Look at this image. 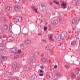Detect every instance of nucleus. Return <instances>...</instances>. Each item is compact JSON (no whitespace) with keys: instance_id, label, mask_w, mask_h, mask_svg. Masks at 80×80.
Here are the masks:
<instances>
[{"instance_id":"10","label":"nucleus","mask_w":80,"mask_h":80,"mask_svg":"<svg viewBox=\"0 0 80 80\" xmlns=\"http://www.w3.org/2000/svg\"><path fill=\"white\" fill-rule=\"evenodd\" d=\"M20 9V6L19 5H16L14 6V10L18 11Z\"/></svg>"},{"instance_id":"49","label":"nucleus","mask_w":80,"mask_h":80,"mask_svg":"<svg viewBox=\"0 0 80 80\" xmlns=\"http://www.w3.org/2000/svg\"><path fill=\"white\" fill-rule=\"evenodd\" d=\"M49 4L50 5H52V2H50Z\"/></svg>"},{"instance_id":"51","label":"nucleus","mask_w":80,"mask_h":80,"mask_svg":"<svg viewBox=\"0 0 80 80\" xmlns=\"http://www.w3.org/2000/svg\"><path fill=\"white\" fill-rule=\"evenodd\" d=\"M77 80H80V78H78Z\"/></svg>"},{"instance_id":"63","label":"nucleus","mask_w":80,"mask_h":80,"mask_svg":"<svg viewBox=\"0 0 80 80\" xmlns=\"http://www.w3.org/2000/svg\"><path fill=\"white\" fill-rule=\"evenodd\" d=\"M78 73H79V72H78L77 73V75H78Z\"/></svg>"},{"instance_id":"21","label":"nucleus","mask_w":80,"mask_h":80,"mask_svg":"<svg viewBox=\"0 0 80 80\" xmlns=\"http://www.w3.org/2000/svg\"><path fill=\"white\" fill-rule=\"evenodd\" d=\"M4 29L5 30H7L8 29V27L7 25L6 24L4 26Z\"/></svg>"},{"instance_id":"47","label":"nucleus","mask_w":80,"mask_h":80,"mask_svg":"<svg viewBox=\"0 0 80 80\" xmlns=\"http://www.w3.org/2000/svg\"><path fill=\"white\" fill-rule=\"evenodd\" d=\"M40 67H41V69H44V67H43V66H41Z\"/></svg>"},{"instance_id":"9","label":"nucleus","mask_w":80,"mask_h":80,"mask_svg":"<svg viewBox=\"0 0 80 80\" xmlns=\"http://www.w3.org/2000/svg\"><path fill=\"white\" fill-rule=\"evenodd\" d=\"M9 52L10 53H17V49L14 48H12L9 50Z\"/></svg>"},{"instance_id":"1","label":"nucleus","mask_w":80,"mask_h":80,"mask_svg":"<svg viewBox=\"0 0 80 80\" xmlns=\"http://www.w3.org/2000/svg\"><path fill=\"white\" fill-rule=\"evenodd\" d=\"M39 54H40V53L38 52H36L34 53L33 56V57H31V58L32 59L30 60V62H31L33 63V61H35L36 60V59L35 58V57H37L38 54L39 55Z\"/></svg>"},{"instance_id":"43","label":"nucleus","mask_w":80,"mask_h":80,"mask_svg":"<svg viewBox=\"0 0 80 80\" xmlns=\"http://www.w3.org/2000/svg\"><path fill=\"white\" fill-rule=\"evenodd\" d=\"M62 18H60L59 19V22H62Z\"/></svg>"},{"instance_id":"52","label":"nucleus","mask_w":80,"mask_h":80,"mask_svg":"<svg viewBox=\"0 0 80 80\" xmlns=\"http://www.w3.org/2000/svg\"><path fill=\"white\" fill-rule=\"evenodd\" d=\"M62 4H63V3H65V2L63 1L62 2Z\"/></svg>"},{"instance_id":"2","label":"nucleus","mask_w":80,"mask_h":80,"mask_svg":"<svg viewBox=\"0 0 80 80\" xmlns=\"http://www.w3.org/2000/svg\"><path fill=\"white\" fill-rule=\"evenodd\" d=\"M80 19L77 18H74L72 21V24H78L79 22Z\"/></svg>"},{"instance_id":"33","label":"nucleus","mask_w":80,"mask_h":80,"mask_svg":"<svg viewBox=\"0 0 80 80\" xmlns=\"http://www.w3.org/2000/svg\"><path fill=\"white\" fill-rule=\"evenodd\" d=\"M49 27V31H51L52 30V26L51 25H49L48 26Z\"/></svg>"},{"instance_id":"61","label":"nucleus","mask_w":80,"mask_h":80,"mask_svg":"<svg viewBox=\"0 0 80 80\" xmlns=\"http://www.w3.org/2000/svg\"><path fill=\"white\" fill-rule=\"evenodd\" d=\"M72 29H73V30H75V28H73Z\"/></svg>"},{"instance_id":"59","label":"nucleus","mask_w":80,"mask_h":80,"mask_svg":"<svg viewBox=\"0 0 80 80\" xmlns=\"http://www.w3.org/2000/svg\"><path fill=\"white\" fill-rule=\"evenodd\" d=\"M10 33H12V34H13V33L12 32V31H10Z\"/></svg>"},{"instance_id":"28","label":"nucleus","mask_w":80,"mask_h":80,"mask_svg":"<svg viewBox=\"0 0 80 80\" xmlns=\"http://www.w3.org/2000/svg\"><path fill=\"white\" fill-rule=\"evenodd\" d=\"M57 39L58 41H61V40H62V38L61 37V36H60L59 35L58 37L57 38Z\"/></svg>"},{"instance_id":"42","label":"nucleus","mask_w":80,"mask_h":80,"mask_svg":"<svg viewBox=\"0 0 80 80\" xmlns=\"http://www.w3.org/2000/svg\"><path fill=\"white\" fill-rule=\"evenodd\" d=\"M0 13H1V14H3V10H2L0 12Z\"/></svg>"},{"instance_id":"46","label":"nucleus","mask_w":80,"mask_h":80,"mask_svg":"<svg viewBox=\"0 0 80 80\" xmlns=\"http://www.w3.org/2000/svg\"><path fill=\"white\" fill-rule=\"evenodd\" d=\"M21 52H22V51L20 50H18V53H21Z\"/></svg>"},{"instance_id":"27","label":"nucleus","mask_w":80,"mask_h":80,"mask_svg":"<svg viewBox=\"0 0 80 80\" xmlns=\"http://www.w3.org/2000/svg\"><path fill=\"white\" fill-rule=\"evenodd\" d=\"M56 77H60V76H61V74L60 72H57L56 73Z\"/></svg>"},{"instance_id":"31","label":"nucleus","mask_w":80,"mask_h":80,"mask_svg":"<svg viewBox=\"0 0 80 80\" xmlns=\"http://www.w3.org/2000/svg\"><path fill=\"white\" fill-rule=\"evenodd\" d=\"M12 80H18V78L15 77L12 78Z\"/></svg>"},{"instance_id":"44","label":"nucleus","mask_w":80,"mask_h":80,"mask_svg":"<svg viewBox=\"0 0 80 80\" xmlns=\"http://www.w3.org/2000/svg\"><path fill=\"white\" fill-rule=\"evenodd\" d=\"M39 76H40V77H43V74H39Z\"/></svg>"},{"instance_id":"35","label":"nucleus","mask_w":80,"mask_h":80,"mask_svg":"<svg viewBox=\"0 0 80 80\" xmlns=\"http://www.w3.org/2000/svg\"><path fill=\"white\" fill-rule=\"evenodd\" d=\"M76 34H77L76 35L77 37H78L79 35V33H78L77 31H76L75 32Z\"/></svg>"},{"instance_id":"39","label":"nucleus","mask_w":80,"mask_h":80,"mask_svg":"<svg viewBox=\"0 0 80 80\" xmlns=\"http://www.w3.org/2000/svg\"><path fill=\"white\" fill-rule=\"evenodd\" d=\"M42 41L43 42H47V41L45 39H43L42 40Z\"/></svg>"},{"instance_id":"14","label":"nucleus","mask_w":80,"mask_h":80,"mask_svg":"<svg viewBox=\"0 0 80 80\" xmlns=\"http://www.w3.org/2000/svg\"><path fill=\"white\" fill-rule=\"evenodd\" d=\"M6 74L7 77H10L12 76V74L11 73V72L8 71H7L6 72Z\"/></svg>"},{"instance_id":"36","label":"nucleus","mask_w":80,"mask_h":80,"mask_svg":"<svg viewBox=\"0 0 80 80\" xmlns=\"http://www.w3.org/2000/svg\"><path fill=\"white\" fill-rule=\"evenodd\" d=\"M44 31H46L47 30V27H45L44 28Z\"/></svg>"},{"instance_id":"22","label":"nucleus","mask_w":80,"mask_h":80,"mask_svg":"<svg viewBox=\"0 0 80 80\" xmlns=\"http://www.w3.org/2000/svg\"><path fill=\"white\" fill-rule=\"evenodd\" d=\"M46 50L48 52H49V51H50V47L48 46H46Z\"/></svg>"},{"instance_id":"15","label":"nucleus","mask_w":80,"mask_h":80,"mask_svg":"<svg viewBox=\"0 0 80 80\" xmlns=\"http://www.w3.org/2000/svg\"><path fill=\"white\" fill-rule=\"evenodd\" d=\"M11 8V7L9 6H7L6 8V11L8 12H10V10Z\"/></svg>"},{"instance_id":"25","label":"nucleus","mask_w":80,"mask_h":80,"mask_svg":"<svg viewBox=\"0 0 80 80\" xmlns=\"http://www.w3.org/2000/svg\"><path fill=\"white\" fill-rule=\"evenodd\" d=\"M76 78V76L75 74H72V79H74V78Z\"/></svg>"},{"instance_id":"53","label":"nucleus","mask_w":80,"mask_h":80,"mask_svg":"<svg viewBox=\"0 0 80 80\" xmlns=\"http://www.w3.org/2000/svg\"><path fill=\"white\" fill-rule=\"evenodd\" d=\"M23 2H25V0H22Z\"/></svg>"},{"instance_id":"29","label":"nucleus","mask_w":80,"mask_h":80,"mask_svg":"<svg viewBox=\"0 0 80 80\" xmlns=\"http://www.w3.org/2000/svg\"><path fill=\"white\" fill-rule=\"evenodd\" d=\"M42 62H43L44 63L47 62V60H46V59H45L44 58H42Z\"/></svg>"},{"instance_id":"45","label":"nucleus","mask_w":80,"mask_h":80,"mask_svg":"<svg viewBox=\"0 0 80 80\" xmlns=\"http://www.w3.org/2000/svg\"><path fill=\"white\" fill-rule=\"evenodd\" d=\"M76 69H77V70H78V71H80V68H77Z\"/></svg>"},{"instance_id":"12","label":"nucleus","mask_w":80,"mask_h":80,"mask_svg":"<svg viewBox=\"0 0 80 80\" xmlns=\"http://www.w3.org/2000/svg\"><path fill=\"white\" fill-rule=\"evenodd\" d=\"M32 10H33L36 13H38V14L40 13L39 12H38V11H37V9L35 8V7L32 6Z\"/></svg>"},{"instance_id":"8","label":"nucleus","mask_w":80,"mask_h":80,"mask_svg":"<svg viewBox=\"0 0 80 80\" xmlns=\"http://www.w3.org/2000/svg\"><path fill=\"white\" fill-rule=\"evenodd\" d=\"M14 66V67H13ZM13 70L14 71V72H17L19 68L18 66H17V65H15L14 64L13 65Z\"/></svg>"},{"instance_id":"30","label":"nucleus","mask_w":80,"mask_h":80,"mask_svg":"<svg viewBox=\"0 0 80 80\" xmlns=\"http://www.w3.org/2000/svg\"><path fill=\"white\" fill-rule=\"evenodd\" d=\"M18 58H19V55H17V56H15L14 57V59H18Z\"/></svg>"},{"instance_id":"58","label":"nucleus","mask_w":80,"mask_h":80,"mask_svg":"<svg viewBox=\"0 0 80 80\" xmlns=\"http://www.w3.org/2000/svg\"><path fill=\"white\" fill-rule=\"evenodd\" d=\"M61 45H62V43H60V44L59 45V46H61Z\"/></svg>"},{"instance_id":"13","label":"nucleus","mask_w":80,"mask_h":80,"mask_svg":"<svg viewBox=\"0 0 80 80\" xmlns=\"http://www.w3.org/2000/svg\"><path fill=\"white\" fill-rule=\"evenodd\" d=\"M31 40H27L26 42L25 41V44L26 45H30V43H31Z\"/></svg>"},{"instance_id":"54","label":"nucleus","mask_w":80,"mask_h":80,"mask_svg":"<svg viewBox=\"0 0 80 80\" xmlns=\"http://www.w3.org/2000/svg\"><path fill=\"white\" fill-rule=\"evenodd\" d=\"M46 14H48V15H50V13H48V12H47L46 13Z\"/></svg>"},{"instance_id":"16","label":"nucleus","mask_w":80,"mask_h":80,"mask_svg":"<svg viewBox=\"0 0 80 80\" xmlns=\"http://www.w3.org/2000/svg\"><path fill=\"white\" fill-rule=\"evenodd\" d=\"M1 20L3 22H6L7 21V18L5 17H2L1 18Z\"/></svg>"},{"instance_id":"34","label":"nucleus","mask_w":80,"mask_h":80,"mask_svg":"<svg viewBox=\"0 0 80 80\" xmlns=\"http://www.w3.org/2000/svg\"><path fill=\"white\" fill-rule=\"evenodd\" d=\"M59 36V35L58 34H56L55 35L54 37H55V38H57Z\"/></svg>"},{"instance_id":"55","label":"nucleus","mask_w":80,"mask_h":80,"mask_svg":"<svg viewBox=\"0 0 80 80\" xmlns=\"http://www.w3.org/2000/svg\"><path fill=\"white\" fill-rule=\"evenodd\" d=\"M78 31H79V32H80V28H79L78 29Z\"/></svg>"},{"instance_id":"20","label":"nucleus","mask_w":80,"mask_h":80,"mask_svg":"<svg viewBox=\"0 0 80 80\" xmlns=\"http://www.w3.org/2000/svg\"><path fill=\"white\" fill-rule=\"evenodd\" d=\"M50 40H51L52 42H54V40L53 39V37H52V35H50V37L49 38Z\"/></svg>"},{"instance_id":"6","label":"nucleus","mask_w":80,"mask_h":80,"mask_svg":"<svg viewBox=\"0 0 80 80\" xmlns=\"http://www.w3.org/2000/svg\"><path fill=\"white\" fill-rule=\"evenodd\" d=\"M39 8L41 10L42 9L43 12H44V10H45V5L41 3L39 5Z\"/></svg>"},{"instance_id":"4","label":"nucleus","mask_w":80,"mask_h":80,"mask_svg":"<svg viewBox=\"0 0 80 80\" xmlns=\"http://www.w3.org/2000/svg\"><path fill=\"white\" fill-rule=\"evenodd\" d=\"M67 32H62L61 34V37L62 38V40H63L64 38H65L66 36H67Z\"/></svg>"},{"instance_id":"64","label":"nucleus","mask_w":80,"mask_h":80,"mask_svg":"<svg viewBox=\"0 0 80 80\" xmlns=\"http://www.w3.org/2000/svg\"><path fill=\"white\" fill-rule=\"evenodd\" d=\"M54 80H57V79H55Z\"/></svg>"},{"instance_id":"62","label":"nucleus","mask_w":80,"mask_h":80,"mask_svg":"<svg viewBox=\"0 0 80 80\" xmlns=\"http://www.w3.org/2000/svg\"><path fill=\"white\" fill-rule=\"evenodd\" d=\"M25 68H26V69H27V67H25Z\"/></svg>"},{"instance_id":"17","label":"nucleus","mask_w":80,"mask_h":80,"mask_svg":"<svg viewBox=\"0 0 80 80\" xmlns=\"http://www.w3.org/2000/svg\"><path fill=\"white\" fill-rule=\"evenodd\" d=\"M33 78V80H37V76H34V75H32V76H31V78Z\"/></svg>"},{"instance_id":"5","label":"nucleus","mask_w":80,"mask_h":80,"mask_svg":"<svg viewBox=\"0 0 80 80\" xmlns=\"http://www.w3.org/2000/svg\"><path fill=\"white\" fill-rule=\"evenodd\" d=\"M22 17L19 16H17L15 19V21L16 22H20L22 21Z\"/></svg>"},{"instance_id":"7","label":"nucleus","mask_w":80,"mask_h":80,"mask_svg":"<svg viewBox=\"0 0 80 80\" xmlns=\"http://www.w3.org/2000/svg\"><path fill=\"white\" fill-rule=\"evenodd\" d=\"M7 40L9 42H12L13 40V38L12 36H9L7 37Z\"/></svg>"},{"instance_id":"60","label":"nucleus","mask_w":80,"mask_h":80,"mask_svg":"<svg viewBox=\"0 0 80 80\" xmlns=\"http://www.w3.org/2000/svg\"><path fill=\"white\" fill-rule=\"evenodd\" d=\"M51 74H52V76H53V73H52V72H51Z\"/></svg>"},{"instance_id":"57","label":"nucleus","mask_w":80,"mask_h":80,"mask_svg":"<svg viewBox=\"0 0 80 80\" xmlns=\"http://www.w3.org/2000/svg\"><path fill=\"white\" fill-rule=\"evenodd\" d=\"M54 8H55V9H57V7H54Z\"/></svg>"},{"instance_id":"23","label":"nucleus","mask_w":80,"mask_h":80,"mask_svg":"<svg viewBox=\"0 0 80 80\" xmlns=\"http://www.w3.org/2000/svg\"><path fill=\"white\" fill-rule=\"evenodd\" d=\"M62 8H63L64 9L66 8V3H62Z\"/></svg>"},{"instance_id":"41","label":"nucleus","mask_w":80,"mask_h":80,"mask_svg":"<svg viewBox=\"0 0 80 80\" xmlns=\"http://www.w3.org/2000/svg\"><path fill=\"white\" fill-rule=\"evenodd\" d=\"M20 1V0H16V2L17 3H19Z\"/></svg>"},{"instance_id":"18","label":"nucleus","mask_w":80,"mask_h":80,"mask_svg":"<svg viewBox=\"0 0 80 80\" xmlns=\"http://www.w3.org/2000/svg\"><path fill=\"white\" fill-rule=\"evenodd\" d=\"M2 58L4 61H6V60H7V58L5 56H2Z\"/></svg>"},{"instance_id":"48","label":"nucleus","mask_w":80,"mask_h":80,"mask_svg":"<svg viewBox=\"0 0 80 80\" xmlns=\"http://www.w3.org/2000/svg\"><path fill=\"white\" fill-rule=\"evenodd\" d=\"M54 68H57V66L55 65L54 66Z\"/></svg>"},{"instance_id":"11","label":"nucleus","mask_w":80,"mask_h":80,"mask_svg":"<svg viewBox=\"0 0 80 80\" xmlns=\"http://www.w3.org/2000/svg\"><path fill=\"white\" fill-rule=\"evenodd\" d=\"M51 24L52 25H56L58 24V21L57 20H54L51 21Z\"/></svg>"},{"instance_id":"26","label":"nucleus","mask_w":80,"mask_h":80,"mask_svg":"<svg viewBox=\"0 0 80 80\" xmlns=\"http://www.w3.org/2000/svg\"><path fill=\"white\" fill-rule=\"evenodd\" d=\"M4 45H1L0 46V50H3L4 49Z\"/></svg>"},{"instance_id":"38","label":"nucleus","mask_w":80,"mask_h":80,"mask_svg":"<svg viewBox=\"0 0 80 80\" xmlns=\"http://www.w3.org/2000/svg\"><path fill=\"white\" fill-rule=\"evenodd\" d=\"M2 62H3V60L2 58H0V63H2Z\"/></svg>"},{"instance_id":"3","label":"nucleus","mask_w":80,"mask_h":80,"mask_svg":"<svg viewBox=\"0 0 80 80\" xmlns=\"http://www.w3.org/2000/svg\"><path fill=\"white\" fill-rule=\"evenodd\" d=\"M72 4L75 6H78L80 5V2L78 0H74L72 1Z\"/></svg>"},{"instance_id":"40","label":"nucleus","mask_w":80,"mask_h":80,"mask_svg":"<svg viewBox=\"0 0 80 80\" xmlns=\"http://www.w3.org/2000/svg\"><path fill=\"white\" fill-rule=\"evenodd\" d=\"M43 71L41 70H40V72L41 73H43Z\"/></svg>"},{"instance_id":"24","label":"nucleus","mask_w":80,"mask_h":80,"mask_svg":"<svg viewBox=\"0 0 80 80\" xmlns=\"http://www.w3.org/2000/svg\"><path fill=\"white\" fill-rule=\"evenodd\" d=\"M76 44V42L75 41H72L71 42V45L72 46L75 45Z\"/></svg>"},{"instance_id":"50","label":"nucleus","mask_w":80,"mask_h":80,"mask_svg":"<svg viewBox=\"0 0 80 80\" xmlns=\"http://www.w3.org/2000/svg\"><path fill=\"white\" fill-rule=\"evenodd\" d=\"M2 35H0V39H2Z\"/></svg>"},{"instance_id":"19","label":"nucleus","mask_w":80,"mask_h":80,"mask_svg":"<svg viewBox=\"0 0 80 80\" xmlns=\"http://www.w3.org/2000/svg\"><path fill=\"white\" fill-rule=\"evenodd\" d=\"M50 40H51L52 42H54V40L53 39V37H52V35H50V37L49 38Z\"/></svg>"},{"instance_id":"56","label":"nucleus","mask_w":80,"mask_h":80,"mask_svg":"<svg viewBox=\"0 0 80 80\" xmlns=\"http://www.w3.org/2000/svg\"><path fill=\"white\" fill-rule=\"evenodd\" d=\"M20 47H22V44H20Z\"/></svg>"},{"instance_id":"32","label":"nucleus","mask_w":80,"mask_h":80,"mask_svg":"<svg viewBox=\"0 0 80 80\" xmlns=\"http://www.w3.org/2000/svg\"><path fill=\"white\" fill-rule=\"evenodd\" d=\"M54 3H56V4H57V5H60V4H59V2H56L55 1H53Z\"/></svg>"},{"instance_id":"37","label":"nucleus","mask_w":80,"mask_h":80,"mask_svg":"<svg viewBox=\"0 0 80 80\" xmlns=\"http://www.w3.org/2000/svg\"><path fill=\"white\" fill-rule=\"evenodd\" d=\"M65 67L67 68H70V67L68 65H65Z\"/></svg>"}]
</instances>
